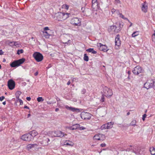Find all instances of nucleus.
<instances>
[{"label":"nucleus","instance_id":"338daca9","mask_svg":"<svg viewBox=\"0 0 155 155\" xmlns=\"http://www.w3.org/2000/svg\"><path fill=\"white\" fill-rule=\"evenodd\" d=\"M16 98L18 99L19 98V96H16Z\"/></svg>","mask_w":155,"mask_h":155},{"label":"nucleus","instance_id":"0e129e2a","mask_svg":"<svg viewBox=\"0 0 155 155\" xmlns=\"http://www.w3.org/2000/svg\"><path fill=\"white\" fill-rule=\"evenodd\" d=\"M130 114V112H127V115H129Z\"/></svg>","mask_w":155,"mask_h":155},{"label":"nucleus","instance_id":"e2e57ef3","mask_svg":"<svg viewBox=\"0 0 155 155\" xmlns=\"http://www.w3.org/2000/svg\"><path fill=\"white\" fill-rule=\"evenodd\" d=\"M129 22L130 23V27H131L132 25V23H131V22Z\"/></svg>","mask_w":155,"mask_h":155},{"label":"nucleus","instance_id":"5701e85b","mask_svg":"<svg viewBox=\"0 0 155 155\" xmlns=\"http://www.w3.org/2000/svg\"><path fill=\"white\" fill-rule=\"evenodd\" d=\"M86 51L89 52H91L92 54H95L97 53V51L94 50L93 48H90L86 50Z\"/></svg>","mask_w":155,"mask_h":155},{"label":"nucleus","instance_id":"72a5a7b5","mask_svg":"<svg viewBox=\"0 0 155 155\" xmlns=\"http://www.w3.org/2000/svg\"><path fill=\"white\" fill-rule=\"evenodd\" d=\"M108 125H107V124H105L103 125L101 127L102 128V129H107L108 128Z\"/></svg>","mask_w":155,"mask_h":155},{"label":"nucleus","instance_id":"864d4df0","mask_svg":"<svg viewBox=\"0 0 155 155\" xmlns=\"http://www.w3.org/2000/svg\"><path fill=\"white\" fill-rule=\"evenodd\" d=\"M86 92L85 90L84 89L82 91V94H84Z\"/></svg>","mask_w":155,"mask_h":155},{"label":"nucleus","instance_id":"dca6fc26","mask_svg":"<svg viewBox=\"0 0 155 155\" xmlns=\"http://www.w3.org/2000/svg\"><path fill=\"white\" fill-rule=\"evenodd\" d=\"M65 107L67 109L73 112L79 111V110L78 109L75 108L74 107H69L68 105L66 106Z\"/></svg>","mask_w":155,"mask_h":155},{"label":"nucleus","instance_id":"4d7b16f0","mask_svg":"<svg viewBox=\"0 0 155 155\" xmlns=\"http://www.w3.org/2000/svg\"><path fill=\"white\" fill-rule=\"evenodd\" d=\"M70 83H71V82H70V81H68V82H67V84L68 85H69V84H70Z\"/></svg>","mask_w":155,"mask_h":155},{"label":"nucleus","instance_id":"c756f323","mask_svg":"<svg viewBox=\"0 0 155 155\" xmlns=\"http://www.w3.org/2000/svg\"><path fill=\"white\" fill-rule=\"evenodd\" d=\"M119 13V14L120 17L124 19L127 20L129 22H130V21L127 18L124 17V15H123L121 13Z\"/></svg>","mask_w":155,"mask_h":155},{"label":"nucleus","instance_id":"4c0bfd02","mask_svg":"<svg viewBox=\"0 0 155 155\" xmlns=\"http://www.w3.org/2000/svg\"><path fill=\"white\" fill-rule=\"evenodd\" d=\"M152 41L155 42V31L154 33L152 35Z\"/></svg>","mask_w":155,"mask_h":155},{"label":"nucleus","instance_id":"9b49d317","mask_svg":"<svg viewBox=\"0 0 155 155\" xmlns=\"http://www.w3.org/2000/svg\"><path fill=\"white\" fill-rule=\"evenodd\" d=\"M52 134L54 137H63L65 135H67L66 134H64V133L60 131H54Z\"/></svg>","mask_w":155,"mask_h":155},{"label":"nucleus","instance_id":"de8ad7c7","mask_svg":"<svg viewBox=\"0 0 155 155\" xmlns=\"http://www.w3.org/2000/svg\"><path fill=\"white\" fill-rule=\"evenodd\" d=\"M4 98L5 97L3 96L0 97V101H2Z\"/></svg>","mask_w":155,"mask_h":155},{"label":"nucleus","instance_id":"f3484780","mask_svg":"<svg viewBox=\"0 0 155 155\" xmlns=\"http://www.w3.org/2000/svg\"><path fill=\"white\" fill-rule=\"evenodd\" d=\"M100 47L99 49L100 50L104 51V52H107L108 50L106 46L105 45H102L101 43H100Z\"/></svg>","mask_w":155,"mask_h":155},{"label":"nucleus","instance_id":"f03ea898","mask_svg":"<svg viewBox=\"0 0 155 155\" xmlns=\"http://www.w3.org/2000/svg\"><path fill=\"white\" fill-rule=\"evenodd\" d=\"M144 87L147 89L153 87L155 90V79L147 80L144 84Z\"/></svg>","mask_w":155,"mask_h":155},{"label":"nucleus","instance_id":"69168bd1","mask_svg":"<svg viewBox=\"0 0 155 155\" xmlns=\"http://www.w3.org/2000/svg\"><path fill=\"white\" fill-rule=\"evenodd\" d=\"M31 116V114H28V117H29Z\"/></svg>","mask_w":155,"mask_h":155},{"label":"nucleus","instance_id":"774afa93","mask_svg":"<svg viewBox=\"0 0 155 155\" xmlns=\"http://www.w3.org/2000/svg\"><path fill=\"white\" fill-rule=\"evenodd\" d=\"M18 94H21L20 92L18 91Z\"/></svg>","mask_w":155,"mask_h":155},{"label":"nucleus","instance_id":"1a4fd4ad","mask_svg":"<svg viewBox=\"0 0 155 155\" xmlns=\"http://www.w3.org/2000/svg\"><path fill=\"white\" fill-rule=\"evenodd\" d=\"M32 136L30 134H28L22 135L21 139L24 141H30L33 139Z\"/></svg>","mask_w":155,"mask_h":155},{"label":"nucleus","instance_id":"0eeeda50","mask_svg":"<svg viewBox=\"0 0 155 155\" xmlns=\"http://www.w3.org/2000/svg\"><path fill=\"white\" fill-rule=\"evenodd\" d=\"M103 91L104 95L106 97L110 96L113 94L112 90L106 87H105L103 88Z\"/></svg>","mask_w":155,"mask_h":155},{"label":"nucleus","instance_id":"4be33fe9","mask_svg":"<svg viewBox=\"0 0 155 155\" xmlns=\"http://www.w3.org/2000/svg\"><path fill=\"white\" fill-rule=\"evenodd\" d=\"M150 151L151 154L152 155H155V148L153 147H152L150 148Z\"/></svg>","mask_w":155,"mask_h":155},{"label":"nucleus","instance_id":"79ce46f5","mask_svg":"<svg viewBox=\"0 0 155 155\" xmlns=\"http://www.w3.org/2000/svg\"><path fill=\"white\" fill-rule=\"evenodd\" d=\"M10 43H13L14 45L15 46H17L18 45V43L17 42L15 41V42H10Z\"/></svg>","mask_w":155,"mask_h":155},{"label":"nucleus","instance_id":"a878e982","mask_svg":"<svg viewBox=\"0 0 155 155\" xmlns=\"http://www.w3.org/2000/svg\"><path fill=\"white\" fill-rule=\"evenodd\" d=\"M43 33H44V36L46 38H49V36H50V35L49 34V32L47 31H43Z\"/></svg>","mask_w":155,"mask_h":155},{"label":"nucleus","instance_id":"37998d69","mask_svg":"<svg viewBox=\"0 0 155 155\" xmlns=\"http://www.w3.org/2000/svg\"><path fill=\"white\" fill-rule=\"evenodd\" d=\"M147 116V115L146 114H144L143 115L142 117V120L143 121H144L145 120V118Z\"/></svg>","mask_w":155,"mask_h":155},{"label":"nucleus","instance_id":"f704fd0d","mask_svg":"<svg viewBox=\"0 0 155 155\" xmlns=\"http://www.w3.org/2000/svg\"><path fill=\"white\" fill-rule=\"evenodd\" d=\"M44 99L41 97H39L37 98V100L38 102L43 101H44Z\"/></svg>","mask_w":155,"mask_h":155},{"label":"nucleus","instance_id":"603ef678","mask_svg":"<svg viewBox=\"0 0 155 155\" xmlns=\"http://www.w3.org/2000/svg\"><path fill=\"white\" fill-rule=\"evenodd\" d=\"M4 52L2 51V50H0V55L3 54Z\"/></svg>","mask_w":155,"mask_h":155},{"label":"nucleus","instance_id":"6e6552de","mask_svg":"<svg viewBox=\"0 0 155 155\" xmlns=\"http://www.w3.org/2000/svg\"><path fill=\"white\" fill-rule=\"evenodd\" d=\"M81 118L85 120H90L91 117V115L90 113L85 112H82L80 114Z\"/></svg>","mask_w":155,"mask_h":155},{"label":"nucleus","instance_id":"a18cd8bd","mask_svg":"<svg viewBox=\"0 0 155 155\" xmlns=\"http://www.w3.org/2000/svg\"><path fill=\"white\" fill-rule=\"evenodd\" d=\"M18 100L19 101V102L20 103V105H22L23 104V101L20 99H18Z\"/></svg>","mask_w":155,"mask_h":155},{"label":"nucleus","instance_id":"39448f33","mask_svg":"<svg viewBox=\"0 0 155 155\" xmlns=\"http://www.w3.org/2000/svg\"><path fill=\"white\" fill-rule=\"evenodd\" d=\"M26 148L28 150L34 148L35 150H38L40 149H41L39 143L37 144H30L27 145Z\"/></svg>","mask_w":155,"mask_h":155},{"label":"nucleus","instance_id":"423d86ee","mask_svg":"<svg viewBox=\"0 0 155 155\" xmlns=\"http://www.w3.org/2000/svg\"><path fill=\"white\" fill-rule=\"evenodd\" d=\"M33 57L37 62L41 61L43 59V57L42 55L38 52H35L33 54Z\"/></svg>","mask_w":155,"mask_h":155},{"label":"nucleus","instance_id":"473e14b6","mask_svg":"<svg viewBox=\"0 0 155 155\" xmlns=\"http://www.w3.org/2000/svg\"><path fill=\"white\" fill-rule=\"evenodd\" d=\"M111 12L112 13V14L114 13L115 12H116L118 14V13H119V10H116L114 8H112L111 9Z\"/></svg>","mask_w":155,"mask_h":155},{"label":"nucleus","instance_id":"f8f14e48","mask_svg":"<svg viewBox=\"0 0 155 155\" xmlns=\"http://www.w3.org/2000/svg\"><path fill=\"white\" fill-rule=\"evenodd\" d=\"M15 82L13 80H10L8 81V86L10 89L12 90L15 87Z\"/></svg>","mask_w":155,"mask_h":155},{"label":"nucleus","instance_id":"a211bd4d","mask_svg":"<svg viewBox=\"0 0 155 155\" xmlns=\"http://www.w3.org/2000/svg\"><path fill=\"white\" fill-rule=\"evenodd\" d=\"M79 127V125L78 124H76L73 125L72 126L68 127V129L71 130H74L76 129Z\"/></svg>","mask_w":155,"mask_h":155},{"label":"nucleus","instance_id":"2eb2a0df","mask_svg":"<svg viewBox=\"0 0 155 155\" xmlns=\"http://www.w3.org/2000/svg\"><path fill=\"white\" fill-rule=\"evenodd\" d=\"M50 141V140L48 138H45L43 139L42 142L41 143L43 146H47L48 145L49 143V142Z\"/></svg>","mask_w":155,"mask_h":155},{"label":"nucleus","instance_id":"7ed1b4c3","mask_svg":"<svg viewBox=\"0 0 155 155\" xmlns=\"http://www.w3.org/2000/svg\"><path fill=\"white\" fill-rule=\"evenodd\" d=\"M25 58H22L13 61L10 64V65L12 67H18L22 64L25 61Z\"/></svg>","mask_w":155,"mask_h":155},{"label":"nucleus","instance_id":"412c9836","mask_svg":"<svg viewBox=\"0 0 155 155\" xmlns=\"http://www.w3.org/2000/svg\"><path fill=\"white\" fill-rule=\"evenodd\" d=\"M91 11L89 9L87 8L86 11H85V13L84 14V15L86 16H88L90 15L91 13Z\"/></svg>","mask_w":155,"mask_h":155},{"label":"nucleus","instance_id":"ea45409f","mask_svg":"<svg viewBox=\"0 0 155 155\" xmlns=\"http://www.w3.org/2000/svg\"><path fill=\"white\" fill-rule=\"evenodd\" d=\"M63 43L65 44H70L71 43V41L70 40H68L67 42L64 41L63 42Z\"/></svg>","mask_w":155,"mask_h":155},{"label":"nucleus","instance_id":"6e6d98bb","mask_svg":"<svg viewBox=\"0 0 155 155\" xmlns=\"http://www.w3.org/2000/svg\"><path fill=\"white\" fill-rule=\"evenodd\" d=\"M24 108H25V109H29V107H28L27 106H25L24 107Z\"/></svg>","mask_w":155,"mask_h":155},{"label":"nucleus","instance_id":"f257e3e1","mask_svg":"<svg viewBox=\"0 0 155 155\" xmlns=\"http://www.w3.org/2000/svg\"><path fill=\"white\" fill-rule=\"evenodd\" d=\"M69 15H70V14L59 12L56 14V16L58 21H62L65 20L68 18Z\"/></svg>","mask_w":155,"mask_h":155},{"label":"nucleus","instance_id":"2f4dec72","mask_svg":"<svg viewBox=\"0 0 155 155\" xmlns=\"http://www.w3.org/2000/svg\"><path fill=\"white\" fill-rule=\"evenodd\" d=\"M136 121L135 120H134L131 121L130 124V125L134 126L136 125Z\"/></svg>","mask_w":155,"mask_h":155},{"label":"nucleus","instance_id":"052dcab7","mask_svg":"<svg viewBox=\"0 0 155 155\" xmlns=\"http://www.w3.org/2000/svg\"><path fill=\"white\" fill-rule=\"evenodd\" d=\"M128 74H129V75L131 74V72H130V71H128ZM129 76L128 77V78H129Z\"/></svg>","mask_w":155,"mask_h":155},{"label":"nucleus","instance_id":"9d476101","mask_svg":"<svg viewBox=\"0 0 155 155\" xmlns=\"http://www.w3.org/2000/svg\"><path fill=\"white\" fill-rule=\"evenodd\" d=\"M132 72L135 75H137L142 73L143 72V70L140 66H137L134 68Z\"/></svg>","mask_w":155,"mask_h":155},{"label":"nucleus","instance_id":"e433bc0d","mask_svg":"<svg viewBox=\"0 0 155 155\" xmlns=\"http://www.w3.org/2000/svg\"><path fill=\"white\" fill-rule=\"evenodd\" d=\"M23 52V50L22 49L18 50L17 51V54H20L22 53Z\"/></svg>","mask_w":155,"mask_h":155},{"label":"nucleus","instance_id":"5fc2aeb1","mask_svg":"<svg viewBox=\"0 0 155 155\" xmlns=\"http://www.w3.org/2000/svg\"><path fill=\"white\" fill-rule=\"evenodd\" d=\"M101 101L102 102H104V98L103 95H102V97L101 98Z\"/></svg>","mask_w":155,"mask_h":155},{"label":"nucleus","instance_id":"09e8293b","mask_svg":"<svg viewBox=\"0 0 155 155\" xmlns=\"http://www.w3.org/2000/svg\"><path fill=\"white\" fill-rule=\"evenodd\" d=\"M106 144L105 143H102L101 144V147H104L106 146Z\"/></svg>","mask_w":155,"mask_h":155},{"label":"nucleus","instance_id":"4468645a","mask_svg":"<svg viewBox=\"0 0 155 155\" xmlns=\"http://www.w3.org/2000/svg\"><path fill=\"white\" fill-rule=\"evenodd\" d=\"M115 43L116 46L119 47L120 45L121 41L120 40V36L119 35H117L115 39Z\"/></svg>","mask_w":155,"mask_h":155},{"label":"nucleus","instance_id":"49530a36","mask_svg":"<svg viewBox=\"0 0 155 155\" xmlns=\"http://www.w3.org/2000/svg\"><path fill=\"white\" fill-rule=\"evenodd\" d=\"M79 129L80 130H83L85 129V128L84 127H79Z\"/></svg>","mask_w":155,"mask_h":155},{"label":"nucleus","instance_id":"8fccbe9b","mask_svg":"<svg viewBox=\"0 0 155 155\" xmlns=\"http://www.w3.org/2000/svg\"><path fill=\"white\" fill-rule=\"evenodd\" d=\"M102 135L103 136H101L100 138L102 139V140H103L105 138V136L104 135L102 134Z\"/></svg>","mask_w":155,"mask_h":155},{"label":"nucleus","instance_id":"20e7f679","mask_svg":"<svg viewBox=\"0 0 155 155\" xmlns=\"http://www.w3.org/2000/svg\"><path fill=\"white\" fill-rule=\"evenodd\" d=\"M81 19L78 18H72L71 21L70 23L74 26H79L81 25Z\"/></svg>","mask_w":155,"mask_h":155},{"label":"nucleus","instance_id":"cd10ccee","mask_svg":"<svg viewBox=\"0 0 155 155\" xmlns=\"http://www.w3.org/2000/svg\"><path fill=\"white\" fill-rule=\"evenodd\" d=\"M114 123L112 122H110V123H107V125H108L107 129H109L113 127V124Z\"/></svg>","mask_w":155,"mask_h":155},{"label":"nucleus","instance_id":"bf43d9fd","mask_svg":"<svg viewBox=\"0 0 155 155\" xmlns=\"http://www.w3.org/2000/svg\"><path fill=\"white\" fill-rule=\"evenodd\" d=\"M59 110V109L58 108H56L55 109V111L56 112H57Z\"/></svg>","mask_w":155,"mask_h":155},{"label":"nucleus","instance_id":"b1692460","mask_svg":"<svg viewBox=\"0 0 155 155\" xmlns=\"http://www.w3.org/2000/svg\"><path fill=\"white\" fill-rule=\"evenodd\" d=\"M139 31H137L134 32L132 34V37H135L136 36L139 35Z\"/></svg>","mask_w":155,"mask_h":155},{"label":"nucleus","instance_id":"ddd939ff","mask_svg":"<svg viewBox=\"0 0 155 155\" xmlns=\"http://www.w3.org/2000/svg\"><path fill=\"white\" fill-rule=\"evenodd\" d=\"M141 10L144 13H146L147 11L148 6L146 2L142 4Z\"/></svg>","mask_w":155,"mask_h":155},{"label":"nucleus","instance_id":"c85d7f7f","mask_svg":"<svg viewBox=\"0 0 155 155\" xmlns=\"http://www.w3.org/2000/svg\"><path fill=\"white\" fill-rule=\"evenodd\" d=\"M37 132L35 131H33L31 132V133L30 134L32 136V138H33L35 136L37 135Z\"/></svg>","mask_w":155,"mask_h":155},{"label":"nucleus","instance_id":"13d9d810","mask_svg":"<svg viewBox=\"0 0 155 155\" xmlns=\"http://www.w3.org/2000/svg\"><path fill=\"white\" fill-rule=\"evenodd\" d=\"M38 72L37 71V72H36L35 73V76H37V75H38Z\"/></svg>","mask_w":155,"mask_h":155},{"label":"nucleus","instance_id":"393cba45","mask_svg":"<svg viewBox=\"0 0 155 155\" xmlns=\"http://www.w3.org/2000/svg\"><path fill=\"white\" fill-rule=\"evenodd\" d=\"M92 7L94 8L95 5H97V0H92Z\"/></svg>","mask_w":155,"mask_h":155},{"label":"nucleus","instance_id":"7c9ffc66","mask_svg":"<svg viewBox=\"0 0 155 155\" xmlns=\"http://www.w3.org/2000/svg\"><path fill=\"white\" fill-rule=\"evenodd\" d=\"M84 60L86 61H88V57L87 56L86 54H84Z\"/></svg>","mask_w":155,"mask_h":155},{"label":"nucleus","instance_id":"c9c22d12","mask_svg":"<svg viewBox=\"0 0 155 155\" xmlns=\"http://www.w3.org/2000/svg\"><path fill=\"white\" fill-rule=\"evenodd\" d=\"M114 3L116 5H117L118 4H121V2L120 0H115Z\"/></svg>","mask_w":155,"mask_h":155},{"label":"nucleus","instance_id":"3c124183","mask_svg":"<svg viewBox=\"0 0 155 155\" xmlns=\"http://www.w3.org/2000/svg\"><path fill=\"white\" fill-rule=\"evenodd\" d=\"M26 100L28 101H30L31 100V98L30 97H26Z\"/></svg>","mask_w":155,"mask_h":155},{"label":"nucleus","instance_id":"aec40b11","mask_svg":"<svg viewBox=\"0 0 155 155\" xmlns=\"http://www.w3.org/2000/svg\"><path fill=\"white\" fill-rule=\"evenodd\" d=\"M103 136L102 134H98L95 135L94 137V140H102V139L100 138V137Z\"/></svg>","mask_w":155,"mask_h":155},{"label":"nucleus","instance_id":"c03bdc74","mask_svg":"<svg viewBox=\"0 0 155 155\" xmlns=\"http://www.w3.org/2000/svg\"><path fill=\"white\" fill-rule=\"evenodd\" d=\"M48 30L50 31V30L49 29V28L48 27H46L44 28V31Z\"/></svg>","mask_w":155,"mask_h":155},{"label":"nucleus","instance_id":"58836bf2","mask_svg":"<svg viewBox=\"0 0 155 155\" xmlns=\"http://www.w3.org/2000/svg\"><path fill=\"white\" fill-rule=\"evenodd\" d=\"M86 8H85L84 7H82L81 8V11L82 13H83V15H84V13L85 12V11H86Z\"/></svg>","mask_w":155,"mask_h":155},{"label":"nucleus","instance_id":"680f3d73","mask_svg":"<svg viewBox=\"0 0 155 155\" xmlns=\"http://www.w3.org/2000/svg\"><path fill=\"white\" fill-rule=\"evenodd\" d=\"M2 104H3L4 105H5V104H6V102H5V101H4V102H3V103H2Z\"/></svg>","mask_w":155,"mask_h":155},{"label":"nucleus","instance_id":"a19ab883","mask_svg":"<svg viewBox=\"0 0 155 155\" xmlns=\"http://www.w3.org/2000/svg\"><path fill=\"white\" fill-rule=\"evenodd\" d=\"M64 7L66 9L68 10L69 8V6L65 4L63 5Z\"/></svg>","mask_w":155,"mask_h":155},{"label":"nucleus","instance_id":"bb28decb","mask_svg":"<svg viewBox=\"0 0 155 155\" xmlns=\"http://www.w3.org/2000/svg\"><path fill=\"white\" fill-rule=\"evenodd\" d=\"M65 145H70L71 146H73L74 145V143L70 141H66L65 142Z\"/></svg>","mask_w":155,"mask_h":155},{"label":"nucleus","instance_id":"6ab92c4d","mask_svg":"<svg viewBox=\"0 0 155 155\" xmlns=\"http://www.w3.org/2000/svg\"><path fill=\"white\" fill-rule=\"evenodd\" d=\"M117 27L114 25L111 26H110V30L115 32H118V29H117Z\"/></svg>","mask_w":155,"mask_h":155}]
</instances>
